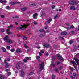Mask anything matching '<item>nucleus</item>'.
I'll return each instance as SVG.
<instances>
[{
  "label": "nucleus",
  "instance_id": "obj_34",
  "mask_svg": "<svg viewBox=\"0 0 79 79\" xmlns=\"http://www.w3.org/2000/svg\"><path fill=\"white\" fill-rule=\"evenodd\" d=\"M36 5L35 4H31V6H35Z\"/></svg>",
  "mask_w": 79,
  "mask_h": 79
},
{
  "label": "nucleus",
  "instance_id": "obj_2",
  "mask_svg": "<svg viewBox=\"0 0 79 79\" xmlns=\"http://www.w3.org/2000/svg\"><path fill=\"white\" fill-rule=\"evenodd\" d=\"M8 36H6L4 37L3 39L5 40H6V42H8L9 44H12V43H13V41L11 40H10V39L7 38H8Z\"/></svg>",
  "mask_w": 79,
  "mask_h": 79
},
{
  "label": "nucleus",
  "instance_id": "obj_28",
  "mask_svg": "<svg viewBox=\"0 0 79 79\" xmlns=\"http://www.w3.org/2000/svg\"><path fill=\"white\" fill-rule=\"evenodd\" d=\"M69 68L72 71H73V70H74V68L71 67H69Z\"/></svg>",
  "mask_w": 79,
  "mask_h": 79
},
{
  "label": "nucleus",
  "instance_id": "obj_10",
  "mask_svg": "<svg viewBox=\"0 0 79 79\" xmlns=\"http://www.w3.org/2000/svg\"><path fill=\"white\" fill-rule=\"evenodd\" d=\"M16 68L17 69H20L21 67L20 66V65H19L18 63H17L16 65Z\"/></svg>",
  "mask_w": 79,
  "mask_h": 79
},
{
  "label": "nucleus",
  "instance_id": "obj_12",
  "mask_svg": "<svg viewBox=\"0 0 79 79\" xmlns=\"http://www.w3.org/2000/svg\"><path fill=\"white\" fill-rule=\"evenodd\" d=\"M21 76L22 77H23V76H24V71H23V70H21Z\"/></svg>",
  "mask_w": 79,
  "mask_h": 79
},
{
  "label": "nucleus",
  "instance_id": "obj_17",
  "mask_svg": "<svg viewBox=\"0 0 79 79\" xmlns=\"http://www.w3.org/2000/svg\"><path fill=\"white\" fill-rule=\"evenodd\" d=\"M61 35H66L67 34V32H63L61 33Z\"/></svg>",
  "mask_w": 79,
  "mask_h": 79
},
{
  "label": "nucleus",
  "instance_id": "obj_16",
  "mask_svg": "<svg viewBox=\"0 0 79 79\" xmlns=\"http://www.w3.org/2000/svg\"><path fill=\"white\" fill-rule=\"evenodd\" d=\"M66 28V29H74V26L72 25L70 27V28H69L68 27H67Z\"/></svg>",
  "mask_w": 79,
  "mask_h": 79
},
{
  "label": "nucleus",
  "instance_id": "obj_47",
  "mask_svg": "<svg viewBox=\"0 0 79 79\" xmlns=\"http://www.w3.org/2000/svg\"><path fill=\"white\" fill-rule=\"evenodd\" d=\"M40 52H41V53H44V51L41 50L40 51Z\"/></svg>",
  "mask_w": 79,
  "mask_h": 79
},
{
  "label": "nucleus",
  "instance_id": "obj_50",
  "mask_svg": "<svg viewBox=\"0 0 79 79\" xmlns=\"http://www.w3.org/2000/svg\"><path fill=\"white\" fill-rule=\"evenodd\" d=\"M57 18V15H56V16L54 17V19H56Z\"/></svg>",
  "mask_w": 79,
  "mask_h": 79
},
{
  "label": "nucleus",
  "instance_id": "obj_18",
  "mask_svg": "<svg viewBox=\"0 0 79 79\" xmlns=\"http://www.w3.org/2000/svg\"><path fill=\"white\" fill-rule=\"evenodd\" d=\"M70 10H76L75 8V7L74 6H72L70 7Z\"/></svg>",
  "mask_w": 79,
  "mask_h": 79
},
{
  "label": "nucleus",
  "instance_id": "obj_9",
  "mask_svg": "<svg viewBox=\"0 0 79 79\" xmlns=\"http://www.w3.org/2000/svg\"><path fill=\"white\" fill-rule=\"evenodd\" d=\"M7 31V34H8V35H10V34H11L12 33V32H11V31H10V29H8L6 30Z\"/></svg>",
  "mask_w": 79,
  "mask_h": 79
},
{
  "label": "nucleus",
  "instance_id": "obj_7",
  "mask_svg": "<svg viewBox=\"0 0 79 79\" xmlns=\"http://www.w3.org/2000/svg\"><path fill=\"white\" fill-rule=\"evenodd\" d=\"M40 15L41 16L43 17L45 16L46 15V14L45 13V12L42 11L40 12Z\"/></svg>",
  "mask_w": 79,
  "mask_h": 79
},
{
  "label": "nucleus",
  "instance_id": "obj_22",
  "mask_svg": "<svg viewBox=\"0 0 79 79\" xmlns=\"http://www.w3.org/2000/svg\"><path fill=\"white\" fill-rule=\"evenodd\" d=\"M7 2L6 1H2V0H0V3H6Z\"/></svg>",
  "mask_w": 79,
  "mask_h": 79
},
{
  "label": "nucleus",
  "instance_id": "obj_23",
  "mask_svg": "<svg viewBox=\"0 0 79 79\" xmlns=\"http://www.w3.org/2000/svg\"><path fill=\"white\" fill-rule=\"evenodd\" d=\"M9 67V64L8 63H6V66L5 67V68H8Z\"/></svg>",
  "mask_w": 79,
  "mask_h": 79
},
{
  "label": "nucleus",
  "instance_id": "obj_4",
  "mask_svg": "<svg viewBox=\"0 0 79 79\" xmlns=\"http://www.w3.org/2000/svg\"><path fill=\"white\" fill-rule=\"evenodd\" d=\"M21 3V2H11L10 4L11 5H15V4H19Z\"/></svg>",
  "mask_w": 79,
  "mask_h": 79
},
{
  "label": "nucleus",
  "instance_id": "obj_60",
  "mask_svg": "<svg viewBox=\"0 0 79 79\" xmlns=\"http://www.w3.org/2000/svg\"><path fill=\"white\" fill-rule=\"evenodd\" d=\"M8 71H9L8 69H6V72H8Z\"/></svg>",
  "mask_w": 79,
  "mask_h": 79
},
{
  "label": "nucleus",
  "instance_id": "obj_1",
  "mask_svg": "<svg viewBox=\"0 0 79 79\" xmlns=\"http://www.w3.org/2000/svg\"><path fill=\"white\" fill-rule=\"evenodd\" d=\"M29 23H28L27 25L26 24H24L23 25H21V26L19 27V29H21V30H23L24 29V28H26L29 25Z\"/></svg>",
  "mask_w": 79,
  "mask_h": 79
},
{
  "label": "nucleus",
  "instance_id": "obj_38",
  "mask_svg": "<svg viewBox=\"0 0 79 79\" xmlns=\"http://www.w3.org/2000/svg\"><path fill=\"white\" fill-rule=\"evenodd\" d=\"M24 45L25 48H28L29 47L28 46H27V45L26 44H24Z\"/></svg>",
  "mask_w": 79,
  "mask_h": 79
},
{
  "label": "nucleus",
  "instance_id": "obj_25",
  "mask_svg": "<svg viewBox=\"0 0 79 79\" xmlns=\"http://www.w3.org/2000/svg\"><path fill=\"white\" fill-rule=\"evenodd\" d=\"M0 31L1 32H4V31H5V29H4L1 28L0 29Z\"/></svg>",
  "mask_w": 79,
  "mask_h": 79
},
{
  "label": "nucleus",
  "instance_id": "obj_24",
  "mask_svg": "<svg viewBox=\"0 0 79 79\" xmlns=\"http://www.w3.org/2000/svg\"><path fill=\"white\" fill-rule=\"evenodd\" d=\"M58 57L59 58V59L61 60H63V58L62 57L60 56H58Z\"/></svg>",
  "mask_w": 79,
  "mask_h": 79
},
{
  "label": "nucleus",
  "instance_id": "obj_13",
  "mask_svg": "<svg viewBox=\"0 0 79 79\" xmlns=\"http://www.w3.org/2000/svg\"><path fill=\"white\" fill-rule=\"evenodd\" d=\"M43 46L44 47H47V48H48V47H49V44H44Z\"/></svg>",
  "mask_w": 79,
  "mask_h": 79
},
{
  "label": "nucleus",
  "instance_id": "obj_40",
  "mask_svg": "<svg viewBox=\"0 0 79 79\" xmlns=\"http://www.w3.org/2000/svg\"><path fill=\"white\" fill-rule=\"evenodd\" d=\"M33 23L35 25H36V24H37V23L35 22V21H34L33 22Z\"/></svg>",
  "mask_w": 79,
  "mask_h": 79
},
{
  "label": "nucleus",
  "instance_id": "obj_46",
  "mask_svg": "<svg viewBox=\"0 0 79 79\" xmlns=\"http://www.w3.org/2000/svg\"><path fill=\"white\" fill-rule=\"evenodd\" d=\"M60 64V62L59 61H58L57 62V65Z\"/></svg>",
  "mask_w": 79,
  "mask_h": 79
},
{
  "label": "nucleus",
  "instance_id": "obj_31",
  "mask_svg": "<svg viewBox=\"0 0 79 79\" xmlns=\"http://www.w3.org/2000/svg\"><path fill=\"white\" fill-rule=\"evenodd\" d=\"M39 32H45V31L44 30H39Z\"/></svg>",
  "mask_w": 79,
  "mask_h": 79
},
{
  "label": "nucleus",
  "instance_id": "obj_53",
  "mask_svg": "<svg viewBox=\"0 0 79 79\" xmlns=\"http://www.w3.org/2000/svg\"><path fill=\"white\" fill-rule=\"evenodd\" d=\"M1 18H4V15H1Z\"/></svg>",
  "mask_w": 79,
  "mask_h": 79
},
{
  "label": "nucleus",
  "instance_id": "obj_6",
  "mask_svg": "<svg viewBox=\"0 0 79 79\" xmlns=\"http://www.w3.org/2000/svg\"><path fill=\"white\" fill-rule=\"evenodd\" d=\"M51 21H52V19H50L49 20L45 22V24L46 25H47V24H48L50 23Z\"/></svg>",
  "mask_w": 79,
  "mask_h": 79
},
{
  "label": "nucleus",
  "instance_id": "obj_8",
  "mask_svg": "<svg viewBox=\"0 0 79 79\" xmlns=\"http://www.w3.org/2000/svg\"><path fill=\"white\" fill-rule=\"evenodd\" d=\"M69 3L71 5H75L76 3L74 1H70L69 2Z\"/></svg>",
  "mask_w": 79,
  "mask_h": 79
},
{
  "label": "nucleus",
  "instance_id": "obj_35",
  "mask_svg": "<svg viewBox=\"0 0 79 79\" xmlns=\"http://www.w3.org/2000/svg\"><path fill=\"white\" fill-rule=\"evenodd\" d=\"M52 79H55V75H52Z\"/></svg>",
  "mask_w": 79,
  "mask_h": 79
},
{
  "label": "nucleus",
  "instance_id": "obj_29",
  "mask_svg": "<svg viewBox=\"0 0 79 79\" xmlns=\"http://www.w3.org/2000/svg\"><path fill=\"white\" fill-rule=\"evenodd\" d=\"M26 58L27 59V60H31V59L30 57H26Z\"/></svg>",
  "mask_w": 79,
  "mask_h": 79
},
{
  "label": "nucleus",
  "instance_id": "obj_62",
  "mask_svg": "<svg viewBox=\"0 0 79 79\" xmlns=\"http://www.w3.org/2000/svg\"><path fill=\"white\" fill-rule=\"evenodd\" d=\"M55 66V64H53L52 65V66H53V67H54Z\"/></svg>",
  "mask_w": 79,
  "mask_h": 79
},
{
  "label": "nucleus",
  "instance_id": "obj_27",
  "mask_svg": "<svg viewBox=\"0 0 79 79\" xmlns=\"http://www.w3.org/2000/svg\"><path fill=\"white\" fill-rule=\"evenodd\" d=\"M73 75L75 77H77V74H76V73H73Z\"/></svg>",
  "mask_w": 79,
  "mask_h": 79
},
{
  "label": "nucleus",
  "instance_id": "obj_41",
  "mask_svg": "<svg viewBox=\"0 0 79 79\" xmlns=\"http://www.w3.org/2000/svg\"><path fill=\"white\" fill-rule=\"evenodd\" d=\"M23 61H24L25 63H27V60L26 59H24L23 60Z\"/></svg>",
  "mask_w": 79,
  "mask_h": 79
},
{
  "label": "nucleus",
  "instance_id": "obj_54",
  "mask_svg": "<svg viewBox=\"0 0 79 79\" xmlns=\"http://www.w3.org/2000/svg\"><path fill=\"white\" fill-rule=\"evenodd\" d=\"M38 61L39 63H40V62H41V60H38Z\"/></svg>",
  "mask_w": 79,
  "mask_h": 79
},
{
  "label": "nucleus",
  "instance_id": "obj_44",
  "mask_svg": "<svg viewBox=\"0 0 79 79\" xmlns=\"http://www.w3.org/2000/svg\"><path fill=\"white\" fill-rule=\"evenodd\" d=\"M52 9H54L55 8V6H52Z\"/></svg>",
  "mask_w": 79,
  "mask_h": 79
},
{
  "label": "nucleus",
  "instance_id": "obj_43",
  "mask_svg": "<svg viewBox=\"0 0 79 79\" xmlns=\"http://www.w3.org/2000/svg\"><path fill=\"white\" fill-rule=\"evenodd\" d=\"M6 8L7 9V10H9V8H10V7L9 6H6Z\"/></svg>",
  "mask_w": 79,
  "mask_h": 79
},
{
  "label": "nucleus",
  "instance_id": "obj_61",
  "mask_svg": "<svg viewBox=\"0 0 79 79\" xmlns=\"http://www.w3.org/2000/svg\"><path fill=\"white\" fill-rule=\"evenodd\" d=\"M56 11H58V9H56Z\"/></svg>",
  "mask_w": 79,
  "mask_h": 79
},
{
  "label": "nucleus",
  "instance_id": "obj_51",
  "mask_svg": "<svg viewBox=\"0 0 79 79\" xmlns=\"http://www.w3.org/2000/svg\"><path fill=\"white\" fill-rule=\"evenodd\" d=\"M33 74V72H31L30 73V75H32V74Z\"/></svg>",
  "mask_w": 79,
  "mask_h": 79
},
{
  "label": "nucleus",
  "instance_id": "obj_52",
  "mask_svg": "<svg viewBox=\"0 0 79 79\" xmlns=\"http://www.w3.org/2000/svg\"><path fill=\"white\" fill-rule=\"evenodd\" d=\"M7 60L8 61H10V59L9 58H7Z\"/></svg>",
  "mask_w": 79,
  "mask_h": 79
},
{
  "label": "nucleus",
  "instance_id": "obj_19",
  "mask_svg": "<svg viewBox=\"0 0 79 79\" xmlns=\"http://www.w3.org/2000/svg\"><path fill=\"white\" fill-rule=\"evenodd\" d=\"M72 63L73 64V66H75V65H77L76 63L75 62V61H73L72 62Z\"/></svg>",
  "mask_w": 79,
  "mask_h": 79
},
{
  "label": "nucleus",
  "instance_id": "obj_57",
  "mask_svg": "<svg viewBox=\"0 0 79 79\" xmlns=\"http://www.w3.org/2000/svg\"><path fill=\"white\" fill-rule=\"evenodd\" d=\"M46 56H48V53H47L46 54Z\"/></svg>",
  "mask_w": 79,
  "mask_h": 79
},
{
  "label": "nucleus",
  "instance_id": "obj_20",
  "mask_svg": "<svg viewBox=\"0 0 79 79\" xmlns=\"http://www.w3.org/2000/svg\"><path fill=\"white\" fill-rule=\"evenodd\" d=\"M5 78V76L2 75H0V79H4Z\"/></svg>",
  "mask_w": 79,
  "mask_h": 79
},
{
  "label": "nucleus",
  "instance_id": "obj_21",
  "mask_svg": "<svg viewBox=\"0 0 79 79\" xmlns=\"http://www.w3.org/2000/svg\"><path fill=\"white\" fill-rule=\"evenodd\" d=\"M21 52V51L19 49H17L16 50V53H19Z\"/></svg>",
  "mask_w": 79,
  "mask_h": 79
},
{
  "label": "nucleus",
  "instance_id": "obj_33",
  "mask_svg": "<svg viewBox=\"0 0 79 79\" xmlns=\"http://www.w3.org/2000/svg\"><path fill=\"white\" fill-rule=\"evenodd\" d=\"M8 27L9 28H11L12 27H13V26L12 25H10V26H8Z\"/></svg>",
  "mask_w": 79,
  "mask_h": 79
},
{
  "label": "nucleus",
  "instance_id": "obj_56",
  "mask_svg": "<svg viewBox=\"0 0 79 79\" xmlns=\"http://www.w3.org/2000/svg\"><path fill=\"white\" fill-rule=\"evenodd\" d=\"M40 56H42V53L41 52H39Z\"/></svg>",
  "mask_w": 79,
  "mask_h": 79
},
{
  "label": "nucleus",
  "instance_id": "obj_49",
  "mask_svg": "<svg viewBox=\"0 0 79 79\" xmlns=\"http://www.w3.org/2000/svg\"><path fill=\"white\" fill-rule=\"evenodd\" d=\"M73 41L72 40H70L69 41V43L70 44H72V43H73Z\"/></svg>",
  "mask_w": 79,
  "mask_h": 79
},
{
  "label": "nucleus",
  "instance_id": "obj_26",
  "mask_svg": "<svg viewBox=\"0 0 79 79\" xmlns=\"http://www.w3.org/2000/svg\"><path fill=\"white\" fill-rule=\"evenodd\" d=\"M27 13V14H29V15H31V14H32V12L31 11H28Z\"/></svg>",
  "mask_w": 79,
  "mask_h": 79
},
{
  "label": "nucleus",
  "instance_id": "obj_11",
  "mask_svg": "<svg viewBox=\"0 0 79 79\" xmlns=\"http://www.w3.org/2000/svg\"><path fill=\"white\" fill-rule=\"evenodd\" d=\"M27 7H24L21 9V10L23 12H24V11H25L27 10Z\"/></svg>",
  "mask_w": 79,
  "mask_h": 79
},
{
  "label": "nucleus",
  "instance_id": "obj_3",
  "mask_svg": "<svg viewBox=\"0 0 79 79\" xmlns=\"http://www.w3.org/2000/svg\"><path fill=\"white\" fill-rule=\"evenodd\" d=\"M39 68L40 71H42L44 69V62H43L41 64H39Z\"/></svg>",
  "mask_w": 79,
  "mask_h": 79
},
{
  "label": "nucleus",
  "instance_id": "obj_58",
  "mask_svg": "<svg viewBox=\"0 0 79 79\" xmlns=\"http://www.w3.org/2000/svg\"><path fill=\"white\" fill-rule=\"evenodd\" d=\"M66 25L67 26H69V23H67V24H66Z\"/></svg>",
  "mask_w": 79,
  "mask_h": 79
},
{
  "label": "nucleus",
  "instance_id": "obj_37",
  "mask_svg": "<svg viewBox=\"0 0 79 79\" xmlns=\"http://www.w3.org/2000/svg\"><path fill=\"white\" fill-rule=\"evenodd\" d=\"M70 77L72 79H76L75 77H73V76H70Z\"/></svg>",
  "mask_w": 79,
  "mask_h": 79
},
{
  "label": "nucleus",
  "instance_id": "obj_55",
  "mask_svg": "<svg viewBox=\"0 0 79 79\" xmlns=\"http://www.w3.org/2000/svg\"><path fill=\"white\" fill-rule=\"evenodd\" d=\"M4 63H5L6 64V63H8L6 62V60H4Z\"/></svg>",
  "mask_w": 79,
  "mask_h": 79
},
{
  "label": "nucleus",
  "instance_id": "obj_32",
  "mask_svg": "<svg viewBox=\"0 0 79 79\" xmlns=\"http://www.w3.org/2000/svg\"><path fill=\"white\" fill-rule=\"evenodd\" d=\"M6 48H7V49L9 50L11 48V47H10V46H7L6 47Z\"/></svg>",
  "mask_w": 79,
  "mask_h": 79
},
{
  "label": "nucleus",
  "instance_id": "obj_14",
  "mask_svg": "<svg viewBox=\"0 0 79 79\" xmlns=\"http://www.w3.org/2000/svg\"><path fill=\"white\" fill-rule=\"evenodd\" d=\"M75 61L76 62L78 66H79V59H75Z\"/></svg>",
  "mask_w": 79,
  "mask_h": 79
},
{
  "label": "nucleus",
  "instance_id": "obj_5",
  "mask_svg": "<svg viewBox=\"0 0 79 79\" xmlns=\"http://www.w3.org/2000/svg\"><path fill=\"white\" fill-rule=\"evenodd\" d=\"M33 17L34 19H37V16H38V14L35 13L33 15Z\"/></svg>",
  "mask_w": 79,
  "mask_h": 79
},
{
  "label": "nucleus",
  "instance_id": "obj_36",
  "mask_svg": "<svg viewBox=\"0 0 79 79\" xmlns=\"http://www.w3.org/2000/svg\"><path fill=\"white\" fill-rule=\"evenodd\" d=\"M23 39H24V40H27V38L24 36H23Z\"/></svg>",
  "mask_w": 79,
  "mask_h": 79
},
{
  "label": "nucleus",
  "instance_id": "obj_15",
  "mask_svg": "<svg viewBox=\"0 0 79 79\" xmlns=\"http://www.w3.org/2000/svg\"><path fill=\"white\" fill-rule=\"evenodd\" d=\"M1 49L4 52H6V49H5V48L3 47L1 48Z\"/></svg>",
  "mask_w": 79,
  "mask_h": 79
},
{
  "label": "nucleus",
  "instance_id": "obj_59",
  "mask_svg": "<svg viewBox=\"0 0 79 79\" xmlns=\"http://www.w3.org/2000/svg\"><path fill=\"white\" fill-rule=\"evenodd\" d=\"M15 25H18V23L17 22H15Z\"/></svg>",
  "mask_w": 79,
  "mask_h": 79
},
{
  "label": "nucleus",
  "instance_id": "obj_30",
  "mask_svg": "<svg viewBox=\"0 0 79 79\" xmlns=\"http://www.w3.org/2000/svg\"><path fill=\"white\" fill-rule=\"evenodd\" d=\"M11 73L10 72H9L7 73V75L8 76H10V75H11Z\"/></svg>",
  "mask_w": 79,
  "mask_h": 79
},
{
  "label": "nucleus",
  "instance_id": "obj_64",
  "mask_svg": "<svg viewBox=\"0 0 79 79\" xmlns=\"http://www.w3.org/2000/svg\"><path fill=\"white\" fill-rule=\"evenodd\" d=\"M17 36L18 37H20V35H17Z\"/></svg>",
  "mask_w": 79,
  "mask_h": 79
},
{
  "label": "nucleus",
  "instance_id": "obj_42",
  "mask_svg": "<svg viewBox=\"0 0 79 79\" xmlns=\"http://www.w3.org/2000/svg\"><path fill=\"white\" fill-rule=\"evenodd\" d=\"M55 71L57 72V73H58V69H55Z\"/></svg>",
  "mask_w": 79,
  "mask_h": 79
},
{
  "label": "nucleus",
  "instance_id": "obj_39",
  "mask_svg": "<svg viewBox=\"0 0 79 79\" xmlns=\"http://www.w3.org/2000/svg\"><path fill=\"white\" fill-rule=\"evenodd\" d=\"M62 68V66H60L58 68L59 70H61Z\"/></svg>",
  "mask_w": 79,
  "mask_h": 79
},
{
  "label": "nucleus",
  "instance_id": "obj_45",
  "mask_svg": "<svg viewBox=\"0 0 79 79\" xmlns=\"http://www.w3.org/2000/svg\"><path fill=\"white\" fill-rule=\"evenodd\" d=\"M36 58L37 59H39L40 58V56H36Z\"/></svg>",
  "mask_w": 79,
  "mask_h": 79
},
{
  "label": "nucleus",
  "instance_id": "obj_63",
  "mask_svg": "<svg viewBox=\"0 0 79 79\" xmlns=\"http://www.w3.org/2000/svg\"><path fill=\"white\" fill-rule=\"evenodd\" d=\"M59 11H61V9H60L59 10Z\"/></svg>",
  "mask_w": 79,
  "mask_h": 79
},
{
  "label": "nucleus",
  "instance_id": "obj_48",
  "mask_svg": "<svg viewBox=\"0 0 79 79\" xmlns=\"http://www.w3.org/2000/svg\"><path fill=\"white\" fill-rule=\"evenodd\" d=\"M11 51L12 52H15V50L12 49H11Z\"/></svg>",
  "mask_w": 79,
  "mask_h": 79
}]
</instances>
